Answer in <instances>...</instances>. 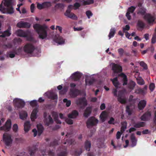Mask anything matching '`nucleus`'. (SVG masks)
<instances>
[{
    "instance_id": "f257e3e1",
    "label": "nucleus",
    "mask_w": 156,
    "mask_h": 156,
    "mask_svg": "<svg viewBox=\"0 0 156 156\" xmlns=\"http://www.w3.org/2000/svg\"><path fill=\"white\" fill-rule=\"evenodd\" d=\"M16 0H2L0 4V11L3 14H11L14 12L13 6Z\"/></svg>"
},
{
    "instance_id": "f03ea898",
    "label": "nucleus",
    "mask_w": 156,
    "mask_h": 156,
    "mask_svg": "<svg viewBox=\"0 0 156 156\" xmlns=\"http://www.w3.org/2000/svg\"><path fill=\"white\" fill-rule=\"evenodd\" d=\"M33 27L38 34L40 38L43 39H49L47 31L48 27L46 25L35 24L34 25Z\"/></svg>"
},
{
    "instance_id": "7ed1b4c3",
    "label": "nucleus",
    "mask_w": 156,
    "mask_h": 156,
    "mask_svg": "<svg viewBox=\"0 0 156 156\" xmlns=\"http://www.w3.org/2000/svg\"><path fill=\"white\" fill-rule=\"evenodd\" d=\"M24 51L28 54H31L33 52L36 53L34 55L36 56H39L40 55L41 51L40 49H34V46L30 44H26L24 47Z\"/></svg>"
},
{
    "instance_id": "20e7f679",
    "label": "nucleus",
    "mask_w": 156,
    "mask_h": 156,
    "mask_svg": "<svg viewBox=\"0 0 156 156\" xmlns=\"http://www.w3.org/2000/svg\"><path fill=\"white\" fill-rule=\"evenodd\" d=\"M5 119L2 118H0V126L5 121ZM11 125V120H8L6 122L5 125L0 127V130H5L8 131L10 129Z\"/></svg>"
},
{
    "instance_id": "39448f33",
    "label": "nucleus",
    "mask_w": 156,
    "mask_h": 156,
    "mask_svg": "<svg viewBox=\"0 0 156 156\" xmlns=\"http://www.w3.org/2000/svg\"><path fill=\"white\" fill-rule=\"evenodd\" d=\"M3 139L5 143L7 148L11 146L12 141L11 134L8 133H5L3 135Z\"/></svg>"
},
{
    "instance_id": "423d86ee",
    "label": "nucleus",
    "mask_w": 156,
    "mask_h": 156,
    "mask_svg": "<svg viewBox=\"0 0 156 156\" xmlns=\"http://www.w3.org/2000/svg\"><path fill=\"white\" fill-rule=\"evenodd\" d=\"M112 92L114 96L118 97V99L120 103L124 104L126 102V99L124 96V93L123 92H119L118 95L117 94V90L116 89H113Z\"/></svg>"
},
{
    "instance_id": "0eeeda50",
    "label": "nucleus",
    "mask_w": 156,
    "mask_h": 156,
    "mask_svg": "<svg viewBox=\"0 0 156 156\" xmlns=\"http://www.w3.org/2000/svg\"><path fill=\"white\" fill-rule=\"evenodd\" d=\"M13 103L16 108H20L23 107L25 105V102L22 99L16 98L14 99Z\"/></svg>"
},
{
    "instance_id": "6e6552de",
    "label": "nucleus",
    "mask_w": 156,
    "mask_h": 156,
    "mask_svg": "<svg viewBox=\"0 0 156 156\" xmlns=\"http://www.w3.org/2000/svg\"><path fill=\"white\" fill-rule=\"evenodd\" d=\"M73 5H69L68 6V9L66 10L64 13V15L68 18L73 20H76L77 19V17L73 13H71L70 9L72 8Z\"/></svg>"
},
{
    "instance_id": "1a4fd4ad",
    "label": "nucleus",
    "mask_w": 156,
    "mask_h": 156,
    "mask_svg": "<svg viewBox=\"0 0 156 156\" xmlns=\"http://www.w3.org/2000/svg\"><path fill=\"white\" fill-rule=\"evenodd\" d=\"M53 40L58 45H62L65 43V39L58 34L56 35L53 37Z\"/></svg>"
},
{
    "instance_id": "9d476101",
    "label": "nucleus",
    "mask_w": 156,
    "mask_h": 156,
    "mask_svg": "<svg viewBox=\"0 0 156 156\" xmlns=\"http://www.w3.org/2000/svg\"><path fill=\"white\" fill-rule=\"evenodd\" d=\"M44 122L46 125L48 126L53 123V120L52 118L47 112H44Z\"/></svg>"
},
{
    "instance_id": "9b49d317",
    "label": "nucleus",
    "mask_w": 156,
    "mask_h": 156,
    "mask_svg": "<svg viewBox=\"0 0 156 156\" xmlns=\"http://www.w3.org/2000/svg\"><path fill=\"white\" fill-rule=\"evenodd\" d=\"M98 120L94 117H91L89 118L87 123L88 127L89 128L91 126L97 124L98 122Z\"/></svg>"
},
{
    "instance_id": "f8f14e48",
    "label": "nucleus",
    "mask_w": 156,
    "mask_h": 156,
    "mask_svg": "<svg viewBox=\"0 0 156 156\" xmlns=\"http://www.w3.org/2000/svg\"><path fill=\"white\" fill-rule=\"evenodd\" d=\"M37 131L35 129H34L32 131L34 133V136L35 137L36 136L37 133L38 136H40L42 133L43 130V127L40 124L37 125Z\"/></svg>"
},
{
    "instance_id": "ddd939ff",
    "label": "nucleus",
    "mask_w": 156,
    "mask_h": 156,
    "mask_svg": "<svg viewBox=\"0 0 156 156\" xmlns=\"http://www.w3.org/2000/svg\"><path fill=\"white\" fill-rule=\"evenodd\" d=\"M38 112V107H36L34 108L30 115V119L32 121H34L36 119L38 116L37 113Z\"/></svg>"
},
{
    "instance_id": "4468645a",
    "label": "nucleus",
    "mask_w": 156,
    "mask_h": 156,
    "mask_svg": "<svg viewBox=\"0 0 156 156\" xmlns=\"http://www.w3.org/2000/svg\"><path fill=\"white\" fill-rule=\"evenodd\" d=\"M112 70L114 73H117L122 71V69L121 66L115 63H111Z\"/></svg>"
},
{
    "instance_id": "2eb2a0df",
    "label": "nucleus",
    "mask_w": 156,
    "mask_h": 156,
    "mask_svg": "<svg viewBox=\"0 0 156 156\" xmlns=\"http://www.w3.org/2000/svg\"><path fill=\"white\" fill-rule=\"evenodd\" d=\"M44 95L47 96L49 98L52 99L56 100V102H57V100L58 99V96L57 94H54L52 91H49L46 93L44 94Z\"/></svg>"
},
{
    "instance_id": "dca6fc26",
    "label": "nucleus",
    "mask_w": 156,
    "mask_h": 156,
    "mask_svg": "<svg viewBox=\"0 0 156 156\" xmlns=\"http://www.w3.org/2000/svg\"><path fill=\"white\" fill-rule=\"evenodd\" d=\"M76 104L80 106L81 108L82 106H85L87 105V102L86 100L84 98L79 99L76 100Z\"/></svg>"
},
{
    "instance_id": "f3484780",
    "label": "nucleus",
    "mask_w": 156,
    "mask_h": 156,
    "mask_svg": "<svg viewBox=\"0 0 156 156\" xmlns=\"http://www.w3.org/2000/svg\"><path fill=\"white\" fill-rule=\"evenodd\" d=\"M16 34L20 37H26L29 35V33L28 31H24L21 30H19L16 32Z\"/></svg>"
},
{
    "instance_id": "a211bd4d",
    "label": "nucleus",
    "mask_w": 156,
    "mask_h": 156,
    "mask_svg": "<svg viewBox=\"0 0 156 156\" xmlns=\"http://www.w3.org/2000/svg\"><path fill=\"white\" fill-rule=\"evenodd\" d=\"M82 73L78 72H76L73 73L70 77V78L75 81L78 80L81 77Z\"/></svg>"
},
{
    "instance_id": "6ab92c4d",
    "label": "nucleus",
    "mask_w": 156,
    "mask_h": 156,
    "mask_svg": "<svg viewBox=\"0 0 156 156\" xmlns=\"http://www.w3.org/2000/svg\"><path fill=\"white\" fill-rule=\"evenodd\" d=\"M135 9V7L133 6H132L129 8L126 14V16L128 20H131V17L130 14V13H132L133 12Z\"/></svg>"
},
{
    "instance_id": "aec40b11",
    "label": "nucleus",
    "mask_w": 156,
    "mask_h": 156,
    "mask_svg": "<svg viewBox=\"0 0 156 156\" xmlns=\"http://www.w3.org/2000/svg\"><path fill=\"white\" fill-rule=\"evenodd\" d=\"M145 19L149 23H151L154 21V17L149 14H146L144 16Z\"/></svg>"
},
{
    "instance_id": "412c9836",
    "label": "nucleus",
    "mask_w": 156,
    "mask_h": 156,
    "mask_svg": "<svg viewBox=\"0 0 156 156\" xmlns=\"http://www.w3.org/2000/svg\"><path fill=\"white\" fill-rule=\"evenodd\" d=\"M2 34L0 35V37H5L10 36L11 34V28L9 27L8 29L3 32H2Z\"/></svg>"
},
{
    "instance_id": "4be33fe9",
    "label": "nucleus",
    "mask_w": 156,
    "mask_h": 156,
    "mask_svg": "<svg viewBox=\"0 0 156 156\" xmlns=\"http://www.w3.org/2000/svg\"><path fill=\"white\" fill-rule=\"evenodd\" d=\"M131 142V146L133 147L135 146L136 144L137 140L135 138L133 134H131L130 136Z\"/></svg>"
},
{
    "instance_id": "5701e85b",
    "label": "nucleus",
    "mask_w": 156,
    "mask_h": 156,
    "mask_svg": "<svg viewBox=\"0 0 156 156\" xmlns=\"http://www.w3.org/2000/svg\"><path fill=\"white\" fill-rule=\"evenodd\" d=\"M17 26L20 28L29 27H30V24L28 23L21 21L17 23Z\"/></svg>"
},
{
    "instance_id": "b1692460",
    "label": "nucleus",
    "mask_w": 156,
    "mask_h": 156,
    "mask_svg": "<svg viewBox=\"0 0 156 156\" xmlns=\"http://www.w3.org/2000/svg\"><path fill=\"white\" fill-rule=\"evenodd\" d=\"M80 93V91L77 90H76L74 91H73L72 89H71L69 94L71 97L74 98L79 94Z\"/></svg>"
},
{
    "instance_id": "393cba45",
    "label": "nucleus",
    "mask_w": 156,
    "mask_h": 156,
    "mask_svg": "<svg viewBox=\"0 0 156 156\" xmlns=\"http://www.w3.org/2000/svg\"><path fill=\"white\" fill-rule=\"evenodd\" d=\"M123 132H122L121 131H120V132L118 131L116 135V139L112 141L111 144L113 146L114 148H116V146H115L114 143L115 142V141L116 140H118L120 138L121 135Z\"/></svg>"
},
{
    "instance_id": "a878e982",
    "label": "nucleus",
    "mask_w": 156,
    "mask_h": 156,
    "mask_svg": "<svg viewBox=\"0 0 156 156\" xmlns=\"http://www.w3.org/2000/svg\"><path fill=\"white\" fill-rule=\"evenodd\" d=\"M151 115V113L150 112H147L141 117V119L142 120L146 121L149 119Z\"/></svg>"
},
{
    "instance_id": "bb28decb",
    "label": "nucleus",
    "mask_w": 156,
    "mask_h": 156,
    "mask_svg": "<svg viewBox=\"0 0 156 156\" xmlns=\"http://www.w3.org/2000/svg\"><path fill=\"white\" fill-rule=\"evenodd\" d=\"M146 101L144 100L140 101L138 104V107L140 110L143 109L145 106Z\"/></svg>"
},
{
    "instance_id": "cd10ccee",
    "label": "nucleus",
    "mask_w": 156,
    "mask_h": 156,
    "mask_svg": "<svg viewBox=\"0 0 156 156\" xmlns=\"http://www.w3.org/2000/svg\"><path fill=\"white\" fill-rule=\"evenodd\" d=\"M78 115V113L76 111L74 110L71 113L68 115L69 118L74 119L76 118Z\"/></svg>"
},
{
    "instance_id": "c85d7f7f",
    "label": "nucleus",
    "mask_w": 156,
    "mask_h": 156,
    "mask_svg": "<svg viewBox=\"0 0 156 156\" xmlns=\"http://www.w3.org/2000/svg\"><path fill=\"white\" fill-rule=\"evenodd\" d=\"M27 117V114L26 112L22 111L20 113V117L22 120L26 119Z\"/></svg>"
},
{
    "instance_id": "c756f323",
    "label": "nucleus",
    "mask_w": 156,
    "mask_h": 156,
    "mask_svg": "<svg viewBox=\"0 0 156 156\" xmlns=\"http://www.w3.org/2000/svg\"><path fill=\"white\" fill-rule=\"evenodd\" d=\"M24 130L26 132H27L30 129V124L29 121L26 122L24 124Z\"/></svg>"
},
{
    "instance_id": "7c9ffc66",
    "label": "nucleus",
    "mask_w": 156,
    "mask_h": 156,
    "mask_svg": "<svg viewBox=\"0 0 156 156\" xmlns=\"http://www.w3.org/2000/svg\"><path fill=\"white\" fill-rule=\"evenodd\" d=\"M108 116V114L107 112L104 111L100 115V117L101 121L103 122L105 121L106 119Z\"/></svg>"
},
{
    "instance_id": "2f4dec72",
    "label": "nucleus",
    "mask_w": 156,
    "mask_h": 156,
    "mask_svg": "<svg viewBox=\"0 0 156 156\" xmlns=\"http://www.w3.org/2000/svg\"><path fill=\"white\" fill-rule=\"evenodd\" d=\"M52 115L55 121L57 123H61V122L58 119V115L56 112H53L52 113Z\"/></svg>"
},
{
    "instance_id": "473e14b6",
    "label": "nucleus",
    "mask_w": 156,
    "mask_h": 156,
    "mask_svg": "<svg viewBox=\"0 0 156 156\" xmlns=\"http://www.w3.org/2000/svg\"><path fill=\"white\" fill-rule=\"evenodd\" d=\"M91 108L90 107H87L85 110L84 113V116L85 117H87L90 114Z\"/></svg>"
},
{
    "instance_id": "72a5a7b5",
    "label": "nucleus",
    "mask_w": 156,
    "mask_h": 156,
    "mask_svg": "<svg viewBox=\"0 0 156 156\" xmlns=\"http://www.w3.org/2000/svg\"><path fill=\"white\" fill-rule=\"evenodd\" d=\"M138 6L140 7V10L138 12V13L140 14L141 15H144L146 12V9L141 7V4H139Z\"/></svg>"
},
{
    "instance_id": "f704fd0d",
    "label": "nucleus",
    "mask_w": 156,
    "mask_h": 156,
    "mask_svg": "<svg viewBox=\"0 0 156 156\" xmlns=\"http://www.w3.org/2000/svg\"><path fill=\"white\" fill-rule=\"evenodd\" d=\"M77 1L82 2L83 4L85 5L90 4L93 3L94 2L93 0H86L85 1L84 0H77Z\"/></svg>"
},
{
    "instance_id": "c9c22d12",
    "label": "nucleus",
    "mask_w": 156,
    "mask_h": 156,
    "mask_svg": "<svg viewBox=\"0 0 156 156\" xmlns=\"http://www.w3.org/2000/svg\"><path fill=\"white\" fill-rule=\"evenodd\" d=\"M145 125L144 122H140L135 123L134 126L135 128H139L144 126Z\"/></svg>"
},
{
    "instance_id": "e433bc0d",
    "label": "nucleus",
    "mask_w": 156,
    "mask_h": 156,
    "mask_svg": "<svg viewBox=\"0 0 156 156\" xmlns=\"http://www.w3.org/2000/svg\"><path fill=\"white\" fill-rule=\"evenodd\" d=\"M16 54H17V53L15 51H10L7 53L6 55L7 57L13 58L15 57Z\"/></svg>"
},
{
    "instance_id": "4c0bfd02",
    "label": "nucleus",
    "mask_w": 156,
    "mask_h": 156,
    "mask_svg": "<svg viewBox=\"0 0 156 156\" xmlns=\"http://www.w3.org/2000/svg\"><path fill=\"white\" fill-rule=\"evenodd\" d=\"M115 32V29L114 28H112L110 30L108 37L109 39L114 37Z\"/></svg>"
},
{
    "instance_id": "58836bf2",
    "label": "nucleus",
    "mask_w": 156,
    "mask_h": 156,
    "mask_svg": "<svg viewBox=\"0 0 156 156\" xmlns=\"http://www.w3.org/2000/svg\"><path fill=\"white\" fill-rule=\"evenodd\" d=\"M91 147V143L88 141H86L85 143V147L87 151H89Z\"/></svg>"
},
{
    "instance_id": "ea45409f",
    "label": "nucleus",
    "mask_w": 156,
    "mask_h": 156,
    "mask_svg": "<svg viewBox=\"0 0 156 156\" xmlns=\"http://www.w3.org/2000/svg\"><path fill=\"white\" fill-rule=\"evenodd\" d=\"M127 122H124L121 123L122 126L121 127V131L123 132L126 128Z\"/></svg>"
},
{
    "instance_id": "a19ab883",
    "label": "nucleus",
    "mask_w": 156,
    "mask_h": 156,
    "mask_svg": "<svg viewBox=\"0 0 156 156\" xmlns=\"http://www.w3.org/2000/svg\"><path fill=\"white\" fill-rule=\"evenodd\" d=\"M112 80L114 86L116 88L118 87L119 83L118 82L117 77L114 78Z\"/></svg>"
},
{
    "instance_id": "79ce46f5",
    "label": "nucleus",
    "mask_w": 156,
    "mask_h": 156,
    "mask_svg": "<svg viewBox=\"0 0 156 156\" xmlns=\"http://www.w3.org/2000/svg\"><path fill=\"white\" fill-rule=\"evenodd\" d=\"M121 76L123 81V85H126L127 83V79L126 76L123 74H121Z\"/></svg>"
},
{
    "instance_id": "37998d69",
    "label": "nucleus",
    "mask_w": 156,
    "mask_h": 156,
    "mask_svg": "<svg viewBox=\"0 0 156 156\" xmlns=\"http://www.w3.org/2000/svg\"><path fill=\"white\" fill-rule=\"evenodd\" d=\"M37 101L36 100H33L31 101H28L27 102L29 103L30 105L32 107H34L37 105Z\"/></svg>"
},
{
    "instance_id": "c03bdc74",
    "label": "nucleus",
    "mask_w": 156,
    "mask_h": 156,
    "mask_svg": "<svg viewBox=\"0 0 156 156\" xmlns=\"http://www.w3.org/2000/svg\"><path fill=\"white\" fill-rule=\"evenodd\" d=\"M68 88L67 87H64L62 90L59 91V94H64L67 91Z\"/></svg>"
},
{
    "instance_id": "a18cd8bd",
    "label": "nucleus",
    "mask_w": 156,
    "mask_h": 156,
    "mask_svg": "<svg viewBox=\"0 0 156 156\" xmlns=\"http://www.w3.org/2000/svg\"><path fill=\"white\" fill-rule=\"evenodd\" d=\"M131 106H127L126 107V111L128 115H130L132 113V110L131 109Z\"/></svg>"
},
{
    "instance_id": "49530a36",
    "label": "nucleus",
    "mask_w": 156,
    "mask_h": 156,
    "mask_svg": "<svg viewBox=\"0 0 156 156\" xmlns=\"http://www.w3.org/2000/svg\"><path fill=\"white\" fill-rule=\"evenodd\" d=\"M137 83L140 85H143L144 82L143 79L140 77H138L136 79Z\"/></svg>"
},
{
    "instance_id": "de8ad7c7",
    "label": "nucleus",
    "mask_w": 156,
    "mask_h": 156,
    "mask_svg": "<svg viewBox=\"0 0 156 156\" xmlns=\"http://www.w3.org/2000/svg\"><path fill=\"white\" fill-rule=\"evenodd\" d=\"M135 85L136 83L134 82L133 81H130L129 86V88L130 89H133L134 87L135 86Z\"/></svg>"
},
{
    "instance_id": "09e8293b",
    "label": "nucleus",
    "mask_w": 156,
    "mask_h": 156,
    "mask_svg": "<svg viewBox=\"0 0 156 156\" xmlns=\"http://www.w3.org/2000/svg\"><path fill=\"white\" fill-rule=\"evenodd\" d=\"M63 102L66 103V105L67 107L69 106L71 104V101L70 100H68L67 99L65 98L63 100Z\"/></svg>"
},
{
    "instance_id": "8fccbe9b",
    "label": "nucleus",
    "mask_w": 156,
    "mask_h": 156,
    "mask_svg": "<svg viewBox=\"0 0 156 156\" xmlns=\"http://www.w3.org/2000/svg\"><path fill=\"white\" fill-rule=\"evenodd\" d=\"M137 26L140 28H143L144 26V24L142 21L139 20L137 22Z\"/></svg>"
},
{
    "instance_id": "3c124183",
    "label": "nucleus",
    "mask_w": 156,
    "mask_h": 156,
    "mask_svg": "<svg viewBox=\"0 0 156 156\" xmlns=\"http://www.w3.org/2000/svg\"><path fill=\"white\" fill-rule=\"evenodd\" d=\"M44 8H47L51 6V3L49 2H45L43 3Z\"/></svg>"
},
{
    "instance_id": "603ef678",
    "label": "nucleus",
    "mask_w": 156,
    "mask_h": 156,
    "mask_svg": "<svg viewBox=\"0 0 156 156\" xmlns=\"http://www.w3.org/2000/svg\"><path fill=\"white\" fill-rule=\"evenodd\" d=\"M55 8L56 9H63L64 7V5L63 4H58L55 5Z\"/></svg>"
},
{
    "instance_id": "864d4df0",
    "label": "nucleus",
    "mask_w": 156,
    "mask_h": 156,
    "mask_svg": "<svg viewBox=\"0 0 156 156\" xmlns=\"http://www.w3.org/2000/svg\"><path fill=\"white\" fill-rule=\"evenodd\" d=\"M37 7L39 9H44L43 3H38L37 4Z\"/></svg>"
},
{
    "instance_id": "5fc2aeb1",
    "label": "nucleus",
    "mask_w": 156,
    "mask_h": 156,
    "mask_svg": "<svg viewBox=\"0 0 156 156\" xmlns=\"http://www.w3.org/2000/svg\"><path fill=\"white\" fill-rule=\"evenodd\" d=\"M94 82L93 80H88L87 79L85 80L86 84L87 85H91Z\"/></svg>"
},
{
    "instance_id": "6e6d98bb",
    "label": "nucleus",
    "mask_w": 156,
    "mask_h": 156,
    "mask_svg": "<svg viewBox=\"0 0 156 156\" xmlns=\"http://www.w3.org/2000/svg\"><path fill=\"white\" fill-rule=\"evenodd\" d=\"M12 129L14 132H17L18 130V127L17 125L16 124H14L12 127Z\"/></svg>"
},
{
    "instance_id": "4d7b16f0",
    "label": "nucleus",
    "mask_w": 156,
    "mask_h": 156,
    "mask_svg": "<svg viewBox=\"0 0 156 156\" xmlns=\"http://www.w3.org/2000/svg\"><path fill=\"white\" fill-rule=\"evenodd\" d=\"M80 3L78 2H76L74 4V6L72 7V8L73 7L74 9H77L78 8L80 7Z\"/></svg>"
},
{
    "instance_id": "13d9d810",
    "label": "nucleus",
    "mask_w": 156,
    "mask_h": 156,
    "mask_svg": "<svg viewBox=\"0 0 156 156\" xmlns=\"http://www.w3.org/2000/svg\"><path fill=\"white\" fill-rule=\"evenodd\" d=\"M65 121L66 122L69 124H72L73 123V120L69 119H66Z\"/></svg>"
},
{
    "instance_id": "bf43d9fd",
    "label": "nucleus",
    "mask_w": 156,
    "mask_h": 156,
    "mask_svg": "<svg viewBox=\"0 0 156 156\" xmlns=\"http://www.w3.org/2000/svg\"><path fill=\"white\" fill-rule=\"evenodd\" d=\"M118 52L121 56H122L124 53V50L122 48H120L118 49Z\"/></svg>"
},
{
    "instance_id": "052dcab7",
    "label": "nucleus",
    "mask_w": 156,
    "mask_h": 156,
    "mask_svg": "<svg viewBox=\"0 0 156 156\" xmlns=\"http://www.w3.org/2000/svg\"><path fill=\"white\" fill-rule=\"evenodd\" d=\"M156 41V34H155L153 35L151 39V42L152 43H154Z\"/></svg>"
},
{
    "instance_id": "680f3d73",
    "label": "nucleus",
    "mask_w": 156,
    "mask_h": 156,
    "mask_svg": "<svg viewBox=\"0 0 156 156\" xmlns=\"http://www.w3.org/2000/svg\"><path fill=\"white\" fill-rule=\"evenodd\" d=\"M86 14L88 18L89 19H90V17L92 15V14L91 12L89 11H87L86 12Z\"/></svg>"
},
{
    "instance_id": "e2e57ef3",
    "label": "nucleus",
    "mask_w": 156,
    "mask_h": 156,
    "mask_svg": "<svg viewBox=\"0 0 156 156\" xmlns=\"http://www.w3.org/2000/svg\"><path fill=\"white\" fill-rule=\"evenodd\" d=\"M155 88V85L154 83H151L149 86V89L151 91H153Z\"/></svg>"
},
{
    "instance_id": "0e129e2a",
    "label": "nucleus",
    "mask_w": 156,
    "mask_h": 156,
    "mask_svg": "<svg viewBox=\"0 0 156 156\" xmlns=\"http://www.w3.org/2000/svg\"><path fill=\"white\" fill-rule=\"evenodd\" d=\"M140 65L143 67L144 69H147V66L145 63L143 62H141L140 63Z\"/></svg>"
},
{
    "instance_id": "69168bd1",
    "label": "nucleus",
    "mask_w": 156,
    "mask_h": 156,
    "mask_svg": "<svg viewBox=\"0 0 156 156\" xmlns=\"http://www.w3.org/2000/svg\"><path fill=\"white\" fill-rule=\"evenodd\" d=\"M130 27L129 25H126L125 27L123 28V30L124 32H126V31H128L129 30Z\"/></svg>"
},
{
    "instance_id": "338daca9",
    "label": "nucleus",
    "mask_w": 156,
    "mask_h": 156,
    "mask_svg": "<svg viewBox=\"0 0 156 156\" xmlns=\"http://www.w3.org/2000/svg\"><path fill=\"white\" fill-rule=\"evenodd\" d=\"M55 29L57 30H58L60 33H61L62 32V28L61 27L57 26L56 27Z\"/></svg>"
},
{
    "instance_id": "774afa93",
    "label": "nucleus",
    "mask_w": 156,
    "mask_h": 156,
    "mask_svg": "<svg viewBox=\"0 0 156 156\" xmlns=\"http://www.w3.org/2000/svg\"><path fill=\"white\" fill-rule=\"evenodd\" d=\"M34 9L35 7L34 6V5L33 4H32L30 6L31 11L33 13L34 12Z\"/></svg>"
}]
</instances>
